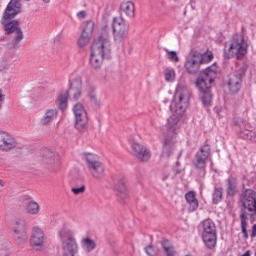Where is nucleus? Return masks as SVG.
Segmentation results:
<instances>
[{
  "instance_id": "obj_40",
  "label": "nucleus",
  "mask_w": 256,
  "mask_h": 256,
  "mask_svg": "<svg viewBox=\"0 0 256 256\" xmlns=\"http://www.w3.org/2000/svg\"><path fill=\"white\" fill-rule=\"evenodd\" d=\"M145 251L148 256H158L159 255V251L153 245L147 246L145 248Z\"/></svg>"
},
{
  "instance_id": "obj_19",
  "label": "nucleus",
  "mask_w": 256,
  "mask_h": 256,
  "mask_svg": "<svg viewBox=\"0 0 256 256\" xmlns=\"http://www.w3.org/2000/svg\"><path fill=\"white\" fill-rule=\"evenodd\" d=\"M120 13L126 19H135V2L133 0H126L120 4Z\"/></svg>"
},
{
  "instance_id": "obj_23",
  "label": "nucleus",
  "mask_w": 256,
  "mask_h": 256,
  "mask_svg": "<svg viewBox=\"0 0 256 256\" xmlns=\"http://www.w3.org/2000/svg\"><path fill=\"white\" fill-rule=\"evenodd\" d=\"M83 159L86 163V167L92 175L97 173V154L86 152L83 154Z\"/></svg>"
},
{
  "instance_id": "obj_44",
  "label": "nucleus",
  "mask_w": 256,
  "mask_h": 256,
  "mask_svg": "<svg viewBox=\"0 0 256 256\" xmlns=\"http://www.w3.org/2000/svg\"><path fill=\"white\" fill-rule=\"evenodd\" d=\"M76 17H78V19H85V17H87V12L82 10L76 14Z\"/></svg>"
},
{
  "instance_id": "obj_14",
  "label": "nucleus",
  "mask_w": 256,
  "mask_h": 256,
  "mask_svg": "<svg viewBox=\"0 0 256 256\" xmlns=\"http://www.w3.org/2000/svg\"><path fill=\"white\" fill-rule=\"evenodd\" d=\"M209 157H211V146H202L198 153H196L194 167L200 171H203L205 167H207V159H209Z\"/></svg>"
},
{
  "instance_id": "obj_38",
  "label": "nucleus",
  "mask_w": 256,
  "mask_h": 256,
  "mask_svg": "<svg viewBox=\"0 0 256 256\" xmlns=\"http://www.w3.org/2000/svg\"><path fill=\"white\" fill-rule=\"evenodd\" d=\"M85 189V184H78V187H73L71 191L74 195H83V193H85Z\"/></svg>"
},
{
  "instance_id": "obj_33",
  "label": "nucleus",
  "mask_w": 256,
  "mask_h": 256,
  "mask_svg": "<svg viewBox=\"0 0 256 256\" xmlns=\"http://www.w3.org/2000/svg\"><path fill=\"white\" fill-rule=\"evenodd\" d=\"M59 237H60L62 243L64 241H67V239H69V238H73L72 232L69 228H62L59 231Z\"/></svg>"
},
{
  "instance_id": "obj_29",
  "label": "nucleus",
  "mask_w": 256,
  "mask_h": 256,
  "mask_svg": "<svg viewBox=\"0 0 256 256\" xmlns=\"http://www.w3.org/2000/svg\"><path fill=\"white\" fill-rule=\"evenodd\" d=\"M26 212L29 215H37L39 213V204L35 201H30L26 204Z\"/></svg>"
},
{
  "instance_id": "obj_2",
  "label": "nucleus",
  "mask_w": 256,
  "mask_h": 256,
  "mask_svg": "<svg viewBox=\"0 0 256 256\" xmlns=\"http://www.w3.org/2000/svg\"><path fill=\"white\" fill-rule=\"evenodd\" d=\"M215 77H217V66L212 65L207 67L196 80V87L200 91V99L204 107H209L213 101L211 87Z\"/></svg>"
},
{
  "instance_id": "obj_6",
  "label": "nucleus",
  "mask_w": 256,
  "mask_h": 256,
  "mask_svg": "<svg viewBox=\"0 0 256 256\" xmlns=\"http://www.w3.org/2000/svg\"><path fill=\"white\" fill-rule=\"evenodd\" d=\"M202 239L208 249H214L217 245V226L213 220H204Z\"/></svg>"
},
{
  "instance_id": "obj_28",
  "label": "nucleus",
  "mask_w": 256,
  "mask_h": 256,
  "mask_svg": "<svg viewBox=\"0 0 256 256\" xmlns=\"http://www.w3.org/2000/svg\"><path fill=\"white\" fill-rule=\"evenodd\" d=\"M89 65H91L93 69H97V40L95 39L90 46Z\"/></svg>"
},
{
  "instance_id": "obj_7",
  "label": "nucleus",
  "mask_w": 256,
  "mask_h": 256,
  "mask_svg": "<svg viewBox=\"0 0 256 256\" xmlns=\"http://www.w3.org/2000/svg\"><path fill=\"white\" fill-rule=\"evenodd\" d=\"M203 63H205L203 54L192 50L186 57L184 68L189 75H197L201 71V65Z\"/></svg>"
},
{
  "instance_id": "obj_9",
  "label": "nucleus",
  "mask_w": 256,
  "mask_h": 256,
  "mask_svg": "<svg viewBox=\"0 0 256 256\" xmlns=\"http://www.w3.org/2000/svg\"><path fill=\"white\" fill-rule=\"evenodd\" d=\"M116 199L119 203H125L129 199V187L127 186V176L120 175L113 185Z\"/></svg>"
},
{
  "instance_id": "obj_46",
  "label": "nucleus",
  "mask_w": 256,
  "mask_h": 256,
  "mask_svg": "<svg viewBox=\"0 0 256 256\" xmlns=\"http://www.w3.org/2000/svg\"><path fill=\"white\" fill-rule=\"evenodd\" d=\"M54 43H55L56 45H59V43H61V35H57V36L55 37Z\"/></svg>"
},
{
  "instance_id": "obj_51",
  "label": "nucleus",
  "mask_w": 256,
  "mask_h": 256,
  "mask_svg": "<svg viewBox=\"0 0 256 256\" xmlns=\"http://www.w3.org/2000/svg\"><path fill=\"white\" fill-rule=\"evenodd\" d=\"M110 245H115V242H110Z\"/></svg>"
},
{
  "instance_id": "obj_15",
  "label": "nucleus",
  "mask_w": 256,
  "mask_h": 256,
  "mask_svg": "<svg viewBox=\"0 0 256 256\" xmlns=\"http://www.w3.org/2000/svg\"><path fill=\"white\" fill-rule=\"evenodd\" d=\"M94 31H95V22L88 21L86 23L80 37L77 40L78 47H80L81 49H83V47H87L89 45L91 39H93Z\"/></svg>"
},
{
  "instance_id": "obj_22",
  "label": "nucleus",
  "mask_w": 256,
  "mask_h": 256,
  "mask_svg": "<svg viewBox=\"0 0 256 256\" xmlns=\"http://www.w3.org/2000/svg\"><path fill=\"white\" fill-rule=\"evenodd\" d=\"M70 92L73 96L74 101H77L81 98V95L83 93V81L81 80V77H76L71 85H70Z\"/></svg>"
},
{
  "instance_id": "obj_49",
  "label": "nucleus",
  "mask_w": 256,
  "mask_h": 256,
  "mask_svg": "<svg viewBox=\"0 0 256 256\" xmlns=\"http://www.w3.org/2000/svg\"><path fill=\"white\" fill-rule=\"evenodd\" d=\"M0 103H3V93L1 92V89H0Z\"/></svg>"
},
{
  "instance_id": "obj_25",
  "label": "nucleus",
  "mask_w": 256,
  "mask_h": 256,
  "mask_svg": "<svg viewBox=\"0 0 256 256\" xmlns=\"http://www.w3.org/2000/svg\"><path fill=\"white\" fill-rule=\"evenodd\" d=\"M55 119H57V109L49 108L44 112V115L41 118L40 123L44 126L51 125V123H53Z\"/></svg>"
},
{
  "instance_id": "obj_41",
  "label": "nucleus",
  "mask_w": 256,
  "mask_h": 256,
  "mask_svg": "<svg viewBox=\"0 0 256 256\" xmlns=\"http://www.w3.org/2000/svg\"><path fill=\"white\" fill-rule=\"evenodd\" d=\"M88 97L92 101H94V103H97V97H96V94H95V86H93V85L88 86Z\"/></svg>"
},
{
  "instance_id": "obj_24",
  "label": "nucleus",
  "mask_w": 256,
  "mask_h": 256,
  "mask_svg": "<svg viewBox=\"0 0 256 256\" xmlns=\"http://www.w3.org/2000/svg\"><path fill=\"white\" fill-rule=\"evenodd\" d=\"M43 241H45V234L43 233V230L39 227H34L32 230L31 245L40 247V245H43Z\"/></svg>"
},
{
  "instance_id": "obj_39",
  "label": "nucleus",
  "mask_w": 256,
  "mask_h": 256,
  "mask_svg": "<svg viewBox=\"0 0 256 256\" xmlns=\"http://www.w3.org/2000/svg\"><path fill=\"white\" fill-rule=\"evenodd\" d=\"M237 187L235 186V180H228V195H231V197H233V195H235Z\"/></svg>"
},
{
  "instance_id": "obj_18",
  "label": "nucleus",
  "mask_w": 256,
  "mask_h": 256,
  "mask_svg": "<svg viewBox=\"0 0 256 256\" xmlns=\"http://www.w3.org/2000/svg\"><path fill=\"white\" fill-rule=\"evenodd\" d=\"M14 239L23 243L27 239V223L24 218H17L13 225Z\"/></svg>"
},
{
  "instance_id": "obj_30",
  "label": "nucleus",
  "mask_w": 256,
  "mask_h": 256,
  "mask_svg": "<svg viewBox=\"0 0 256 256\" xmlns=\"http://www.w3.org/2000/svg\"><path fill=\"white\" fill-rule=\"evenodd\" d=\"M82 247L84 251H87V253L93 251L95 249V241H93L91 238H84L82 240Z\"/></svg>"
},
{
  "instance_id": "obj_50",
  "label": "nucleus",
  "mask_w": 256,
  "mask_h": 256,
  "mask_svg": "<svg viewBox=\"0 0 256 256\" xmlns=\"http://www.w3.org/2000/svg\"><path fill=\"white\" fill-rule=\"evenodd\" d=\"M44 3H51V0H43Z\"/></svg>"
},
{
  "instance_id": "obj_4",
  "label": "nucleus",
  "mask_w": 256,
  "mask_h": 256,
  "mask_svg": "<svg viewBox=\"0 0 256 256\" xmlns=\"http://www.w3.org/2000/svg\"><path fill=\"white\" fill-rule=\"evenodd\" d=\"M190 99L191 90H189L187 86L179 84L176 88L173 102L170 105V111L185 113V111H187V107H189Z\"/></svg>"
},
{
  "instance_id": "obj_1",
  "label": "nucleus",
  "mask_w": 256,
  "mask_h": 256,
  "mask_svg": "<svg viewBox=\"0 0 256 256\" xmlns=\"http://www.w3.org/2000/svg\"><path fill=\"white\" fill-rule=\"evenodd\" d=\"M127 23L122 17H114L112 24L109 22V14L104 13L97 26V55L100 61L111 59L113 51V42L111 41V33L113 41L116 45H123L127 38Z\"/></svg>"
},
{
  "instance_id": "obj_8",
  "label": "nucleus",
  "mask_w": 256,
  "mask_h": 256,
  "mask_svg": "<svg viewBox=\"0 0 256 256\" xmlns=\"http://www.w3.org/2000/svg\"><path fill=\"white\" fill-rule=\"evenodd\" d=\"M245 71H247V66L242 65L237 71L230 74L227 85L231 95H236L241 90V81H243Z\"/></svg>"
},
{
  "instance_id": "obj_12",
  "label": "nucleus",
  "mask_w": 256,
  "mask_h": 256,
  "mask_svg": "<svg viewBox=\"0 0 256 256\" xmlns=\"http://www.w3.org/2000/svg\"><path fill=\"white\" fill-rule=\"evenodd\" d=\"M132 155L140 163H149L151 160V150L139 142H134L132 144Z\"/></svg>"
},
{
  "instance_id": "obj_48",
  "label": "nucleus",
  "mask_w": 256,
  "mask_h": 256,
  "mask_svg": "<svg viewBox=\"0 0 256 256\" xmlns=\"http://www.w3.org/2000/svg\"><path fill=\"white\" fill-rule=\"evenodd\" d=\"M2 187H5V182L3 180H0V192Z\"/></svg>"
},
{
  "instance_id": "obj_17",
  "label": "nucleus",
  "mask_w": 256,
  "mask_h": 256,
  "mask_svg": "<svg viewBox=\"0 0 256 256\" xmlns=\"http://www.w3.org/2000/svg\"><path fill=\"white\" fill-rule=\"evenodd\" d=\"M17 147V139L7 131H0V151L9 152Z\"/></svg>"
},
{
  "instance_id": "obj_34",
  "label": "nucleus",
  "mask_w": 256,
  "mask_h": 256,
  "mask_svg": "<svg viewBox=\"0 0 256 256\" xmlns=\"http://www.w3.org/2000/svg\"><path fill=\"white\" fill-rule=\"evenodd\" d=\"M162 247L166 256H179L173 246H169L167 243H163Z\"/></svg>"
},
{
  "instance_id": "obj_21",
  "label": "nucleus",
  "mask_w": 256,
  "mask_h": 256,
  "mask_svg": "<svg viewBox=\"0 0 256 256\" xmlns=\"http://www.w3.org/2000/svg\"><path fill=\"white\" fill-rule=\"evenodd\" d=\"M62 249L64 256H75L77 255L78 246L75 238H68L62 242Z\"/></svg>"
},
{
  "instance_id": "obj_36",
  "label": "nucleus",
  "mask_w": 256,
  "mask_h": 256,
  "mask_svg": "<svg viewBox=\"0 0 256 256\" xmlns=\"http://www.w3.org/2000/svg\"><path fill=\"white\" fill-rule=\"evenodd\" d=\"M58 105L62 111H64V109H67V94L60 95L58 99Z\"/></svg>"
},
{
  "instance_id": "obj_16",
  "label": "nucleus",
  "mask_w": 256,
  "mask_h": 256,
  "mask_svg": "<svg viewBox=\"0 0 256 256\" xmlns=\"http://www.w3.org/2000/svg\"><path fill=\"white\" fill-rule=\"evenodd\" d=\"M19 13H21V0H11L3 12L2 22L15 19Z\"/></svg>"
},
{
  "instance_id": "obj_13",
  "label": "nucleus",
  "mask_w": 256,
  "mask_h": 256,
  "mask_svg": "<svg viewBox=\"0 0 256 256\" xmlns=\"http://www.w3.org/2000/svg\"><path fill=\"white\" fill-rule=\"evenodd\" d=\"M2 25L4 26L5 35H11V33H15L16 36L14 37L15 43H19L23 41V31L19 28V21L17 20H6L3 22L1 20Z\"/></svg>"
},
{
  "instance_id": "obj_10",
  "label": "nucleus",
  "mask_w": 256,
  "mask_h": 256,
  "mask_svg": "<svg viewBox=\"0 0 256 256\" xmlns=\"http://www.w3.org/2000/svg\"><path fill=\"white\" fill-rule=\"evenodd\" d=\"M73 113L75 115V127L78 131H83L87 127L89 119L87 118V111L85 106L81 103H77L73 107Z\"/></svg>"
},
{
  "instance_id": "obj_45",
  "label": "nucleus",
  "mask_w": 256,
  "mask_h": 256,
  "mask_svg": "<svg viewBox=\"0 0 256 256\" xmlns=\"http://www.w3.org/2000/svg\"><path fill=\"white\" fill-rule=\"evenodd\" d=\"M169 177H170L169 173H164V174H162V176H161V180H162L164 183H166V181H169Z\"/></svg>"
},
{
  "instance_id": "obj_35",
  "label": "nucleus",
  "mask_w": 256,
  "mask_h": 256,
  "mask_svg": "<svg viewBox=\"0 0 256 256\" xmlns=\"http://www.w3.org/2000/svg\"><path fill=\"white\" fill-rule=\"evenodd\" d=\"M107 169L105 168V164L102 162H97V179H103L105 177V172Z\"/></svg>"
},
{
  "instance_id": "obj_42",
  "label": "nucleus",
  "mask_w": 256,
  "mask_h": 256,
  "mask_svg": "<svg viewBox=\"0 0 256 256\" xmlns=\"http://www.w3.org/2000/svg\"><path fill=\"white\" fill-rule=\"evenodd\" d=\"M167 57L170 59V61H173L174 63H179V56L177 55V51H169L167 50Z\"/></svg>"
},
{
  "instance_id": "obj_43",
  "label": "nucleus",
  "mask_w": 256,
  "mask_h": 256,
  "mask_svg": "<svg viewBox=\"0 0 256 256\" xmlns=\"http://www.w3.org/2000/svg\"><path fill=\"white\" fill-rule=\"evenodd\" d=\"M202 57L204 58V63H207L213 60V53L207 52L206 54L202 55Z\"/></svg>"
},
{
  "instance_id": "obj_26",
  "label": "nucleus",
  "mask_w": 256,
  "mask_h": 256,
  "mask_svg": "<svg viewBox=\"0 0 256 256\" xmlns=\"http://www.w3.org/2000/svg\"><path fill=\"white\" fill-rule=\"evenodd\" d=\"M42 161L46 163V165H55L58 163L57 155L51 149L46 148L42 153Z\"/></svg>"
},
{
  "instance_id": "obj_11",
  "label": "nucleus",
  "mask_w": 256,
  "mask_h": 256,
  "mask_svg": "<svg viewBox=\"0 0 256 256\" xmlns=\"http://www.w3.org/2000/svg\"><path fill=\"white\" fill-rule=\"evenodd\" d=\"M171 115L167 119L166 127L168 132L165 135L168 137H175L177 129H179V122L183 119L185 113H179L175 110H171Z\"/></svg>"
},
{
  "instance_id": "obj_32",
  "label": "nucleus",
  "mask_w": 256,
  "mask_h": 256,
  "mask_svg": "<svg viewBox=\"0 0 256 256\" xmlns=\"http://www.w3.org/2000/svg\"><path fill=\"white\" fill-rule=\"evenodd\" d=\"M71 176L73 185H83V175H81V173H79L78 171H73L71 172Z\"/></svg>"
},
{
  "instance_id": "obj_5",
  "label": "nucleus",
  "mask_w": 256,
  "mask_h": 256,
  "mask_svg": "<svg viewBox=\"0 0 256 256\" xmlns=\"http://www.w3.org/2000/svg\"><path fill=\"white\" fill-rule=\"evenodd\" d=\"M247 47H249V45L245 41L243 35L236 34L230 41L229 47L224 50V57L226 59H231V57L241 59L247 54Z\"/></svg>"
},
{
  "instance_id": "obj_31",
  "label": "nucleus",
  "mask_w": 256,
  "mask_h": 256,
  "mask_svg": "<svg viewBox=\"0 0 256 256\" xmlns=\"http://www.w3.org/2000/svg\"><path fill=\"white\" fill-rule=\"evenodd\" d=\"M175 77V69L169 67L164 70V79L168 83H173V81H175Z\"/></svg>"
},
{
  "instance_id": "obj_3",
  "label": "nucleus",
  "mask_w": 256,
  "mask_h": 256,
  "mask_svg": "<svg viewBox=\"0 0 256 256\" xmlns=\"http://www.w3.org/2000/svg\"><path fill=\"white\" fill-rule=\"evenodd\" d=\"M243 208L240 214L242 233L247 239V221L254 222L256 219V192L252 189H248L244 192L242 199Z\"/></svg>"
},
{
  "instance_id": "obj_47",
  "label": "nucleus",
  "mask_w": 256,
  "mask_h": 256,
  "mask_svg": "<svg viewBox=\"0 0 256 256\" xmlns=\"http://www.w3.org/2000/svg\"><path fill=\"white\" fill-rule=\"evenodd\" d=\"M245 130H246V135H249V132L251 131V126L249 124H245Z\"/></svg>"
},
{
  "instance_id": "obj_27",
  "label": "nucleus",
  "mask_w": 256,
  "mask_h": 256,
  "mask_svg": "<svg viewBox=\"0 0 256 256\" xmlns=\"http://www.w3.org/2000/svg\"><path fill=\"white\" fill-rule=\"evenodd\" d=\"M185 199L189 205V211L193 213V211H197L199 209V201L195 197V193L193 191H189L185 195Z\"/></svg>"
},
{
  "instance_id": "obj_37",
  "label": "nucleus",
  "mask_w": 256,
  "mask_h": 256,
  "mask_svg": "<svg viewBox=\"0 0 256 256\" xmlns=\"http://www.w3.org/2000/svg\"><path fill=\"white\" fill-rule=\"evenodd\" d=\"M223 198V189L222 188H216L213 193V201L214 203H219L221 199Z\"/></svg>"
},
{
  "instance_id": "obj_20",
  "label": "nucleus",
  "mask_w": 256,
  "mask_h": 256,
  "mask_svg": "<svg viewBox=\"0 0 256 256\" xmlns=\"http://www.w3.org/2000/svg\"><path fill=\"white\" fill-rule=\"evenodd\" d=\"M175 136H169L165 135L163 140V148H162V154L161 157L163 159H168V157H171L173 155V147L175 146V141H173V138Z\"/></svg>"
}]
</instances>
